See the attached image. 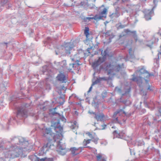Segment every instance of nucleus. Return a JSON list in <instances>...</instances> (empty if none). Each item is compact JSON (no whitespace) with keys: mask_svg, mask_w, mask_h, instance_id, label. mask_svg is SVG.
Segmentation results:
<instances>
[{"mask_svg":"<svg viewBox=\"0 0 161 161\" xmlns=\"http://www.w3.org/2000/svg\"><path fill=\"white\" fill-rule=\"evenodd\" d=\"M145 81H146V83H148L149 82V80H145Z\"/></svg>","mask_w":161,"mask_h":161,"instance_id":"38","label":"nucleus"},{"mask_svg":"<svg viewBox=\"0 0 161 161\" xmlns=\"http://www.w3.org/2000/svg\"><path fill=\"white\" fill-rule=\"evenodd\" d=\"M91 49V48H88L87 49V52L90 53V52H89L90 50Z\"/></svg>","mask_w":161,"mask_h":161,"instance_id":"34","label":"nucleus"},{"mask_svg":"<svg viewBox=\"0 0 161 161\" xmlns=\"http://www.w3.org/2000/svg\"><path fill=\"white\" fill-rule=\"evenodd\" d=\"M13 147H16V146H14Z\"/></svg>","mask_w":161,"mask_h":161,"instance_id":"43","label":"nucleus"},{"mask_svg":"<svg viewBox=\"0 0 161 161\" xmlns=\"http://www.w3.org/2000/svg\"><path fill=\"white\" fill-rule=\"evenodd\" d=\"M74 64H70V65L71 66H72V67H74Z\"/></svg>","mask_w":161,"mask_h":161,"instance_id":"35","label":"nucleus"},{"mask_svg":"<svg viewBox=\"0 0 161 161\" xmlns=\"http://www.w3.org/2000/svg\"><path fill=\"white\" fill-rule=\"evenodd\" d=\"M57 80L62 83H66L67 80L66 77L63 73H60L57 77Z\"/></svg>","mask_w":161,"mask_h":161,"instance_id":"9","label":"nucleus"},{"mask_svg":"<svg viewBox=\"0 0 161 161\" xmlns=\"http://www.w3.org/2000/svg\"><path fill=\"white\" fill-rule=\"evenodd\" d=\"M86 134L91 139L93 138V137L96 136L95 133L93 132H90L87 131L86 132Z\"/></svg>","mask_w":161,"mask_h":161,"instance_id":"18","label":"nucleus"},{"mask_svg":"<svg viewBox=\"0 0 161 161\" xmlns=\"http://www.w3.org/2000/svg\"><path fill=\"white\" fill-rule=\"evenodd\" d=\"M123 68V64L111 65L109 64L106 68V70L108 71V75H114L116 72L119 71Z\"/></svg>","mask_w":161,"mask_h":161,"instance_id":"2","label":"nucleus"},{"mask_svg":"<svg viewBox=\"0 0 161 161\" xmlns=\"http://www.w3.org/2000/svg\"><path fill=\"white\" fill-rule=\"evenodd\" d=\"M115 91L120 93L121 92V88H119V87H115Z\"/></svg>","mask_w":161,"mask_h":161,"instance_id":"26","label":"nucleus"},{"mask_svg":"<svg viewBox=\"0 0 161 161\" xmlns=\"http://www.w3.org/2000/svg\"><path fill=\"white\" fill-rule=\"evenodd\" d=\"M55 130L56 133L52 135L51 138H53L54 142H60L62 140L63 138L62 133L63 131V128L60 125L55 127Z\"/></svg>","mask_w":161,"mask_h":161,"instance_id":"3","label":"nucleus"},{"mask_svg":"<svg viewBox=\"0 0 161 161\" xmlns=\"http://www.w3.org/2000/svg\"><path fill=\"white\" fill-rule=\"evenodd\" d=\"M107 54L105 53V55L103 57H100L98 59L93 63L92 66L94 69H95L104 62L106 58Z\"/></svg>","mask_w":161,"mask_h":161,"instance_id":"4","label":"nucleus"},{"mask_svg":"<svg viewBox=\"0 0 161 161\" xmlns=\"http://www.w3.org/2000/svg\"><path fill=\"white\" fill-rule=\"evenodd\" d=\"M53 146V145L52 143V139H49L48 142L47 144L43 146L42 148L41 151H43V153H45Z\"/></svg>","mask_w":161,"mask_h":161,"instance_id":"6","label":"nucleus"},{"mask_svg":"<svg viewBox=\"0 0 161 161\" xmlns=\"http://www.w3.org/2000/svg\"><path fill=\"white\" fill-rule=\"evenodd\" d=\"M158 0H154L153 2L154 3H156L158 2Z\"/></svg>","mask_w":161,"mask_h":161,"instance_id":"33","label":"nucleus"},{"mask_svg":"<svg viewBox=\"0 0 161 161\" xmlns=\"http://www.w3.org/2000/svg\"><path fill=\"white\" fill-rule=\"evenodd\" d=\"M123 114L126 115V114L123 110L120 109L115 112L113 117L116 119L117 122L120 124H124L126 120V116H123Z\"/></svg>","mask_w":161,"mask_h":161,"instance_id":"1","label":"nucleus"},{"mask_svg":"<svg viewBox=\"0 0 161 161\" xmlns=\"http://www.w3.org/2000/svg\"><path fill=\"white\" fill-rule=\"evenodd\" d=\"M152 13V11H148L147 12H146L144 17L146 20H148L151 19Z\"/></svg>","mask_w":161,"mask_h":161,"instance_id":"14","label":"nucleus"},{"mask_svg":"<svg viewBox=\"0 0 161 161\" xmlns=\"http://www.w3.org/2000/svg\"><path fill=\"white\" fill-rule=\"evenodd\" d=\"M23 148H19L16 147L15 148V151L16 153H17L18 154H19L22 153L23 152Z\"/></svg>","mask_w":161,"mask_h":161,"instance_id":"19","label":"nucleus"},{"mask_svg":"<svg viewBox=\"0 0 161 161\" xmlns=\"http://www.w3.org/2000/svg\"><path fill=\"white\" fill-rule=\"evenodd\" d=\"M134 39L135 40L136 42L137 41V36H136L134 37Z\"/></svg>","mask_w":161,"mask_h":161,"instance_id":"31","label":"nucleus"},{"mask_svg":"<svg viewBox=\"0 0 161 161\" xmlns=\"http://www.w3.org/2000/svg\"><path fill=\"white\" fill-rule=\"evenodd\" d=\"M129 53L130 55L132 54V51L131 48H130L129 50Z\"/></svg>","mask_w":161,"mask_h":161,"instance_id":"28","label":"nucleus"},{"mask_svg":"<svg viewBox=\"0 0 161 161\" xmlns=\"http://www.w3.org/2000/svg\"><path fill=\"white\" fill-rule=\"evenodd\" d=\"M90 114L94 115V118L97 121H103L105 119V116L102 112H99L97 113L93 112H89Z\"/></svg>","mask_w":161,"mask_h":161,"instance_id":"5","label":"nucleus"},{"mask_svg":"<svg viewBox=\"0 0 161 161\" xmlns=\"http://www.w3.org/2000/svg\"><path fill=\"white\" fill-rule=\"evenodd\" d=\"M66 89L65 88V87H63L62 88V89Z\"/></svg>","mask_w":161,"mask_h":161,"instance_id":"39","label":"nucleus"},{"mask_svg":"<svg viewBox=\"0 0 161 161\" xmlns=\"http://www.w3.org/2000/svg\"><path fill=\"white\" fill-rule=\"evenodd\" d=\"M133 77L132 78V80L134 81L137 82V83L140 86V83H142V78L140 77H135L134 75H133Z\"/></svg>","mask_w":161,"mask_h":161,"instance_id":"11","label":"nucleus"},{"mask_svg":"<svg viewBox=\"0 0 161 161\" xmlns=\"http://www.w3.org/2000/svg\"><path fill=\"white\" fill-rule=\"evenodd\" d=\"M64 146H61L58 145L57 146L58 149L57 151L58 153L60 155H64L67 152V149L64 147Z\"/></svg>","mask_w":161,"mask_h":161,"instance_id":"8","label":"nucleus"},{"mask_svg":"<svg viewBox=\"0 0 161 161\" xmlns=\"http://www.w3.org/2000/svg\"><path fill=\"white\" fill-rule=\"evenodd\" d=\"M158 57H159V56L160 55H161V52H159L158 53Z\"/></svg>","mask_w":161,"mask_h":161,"instance_id":"36","label":"nucleus"},{"mask_svg":"<svg viewBox=\"0 0 161 161\" xmlns=\"http://www.w3.org/2000/svg\"><path fill=\"white\" fill-rule=\"evenodd\" d=\"M56 107L55 108H54V109H56Z\"/></svg>","mask_w":161,"mask_h":161,"instance_id":"41","label":"nucleus"},{"mask_svg":"<svg viewBox=\"0 0 161 161\" xmlns=\"http://www.w3.org/2000/svg\"><path fill=\"white\" fill-rule=\"evenodd\" d=\"M150 87H150V86H149V87H148V89H148V90H152V89H151L150 88Z\"/></svg>","mask_w":161,"mask_h":161,"instance_id":"37","label":"nucleus"},{"mask_svg":"<svg viewBox=\"0 0 161 161\" xmlns=\"http://www.w3.org/2000/svg\"><path fill=\"white\" fill-rule=\"evenodd\" d=\"M112 128H114V127L113 126V127H112Z\"/></svg>","mask_w":161,"mask_h":161,"instance_id":"42","label":"nucleus"},{"mask_svg":"<svg viewBox=\"0 0 161 161\" xmlns=\"http://www.w3.org/2000/svg\"><path fill=\"white\" fill-rule=\"evenodd\" d=\"M107 10L106 8H104L103 9V11L101 12V14L102 15H105V16H103V17L106 18V15L107 14Z\"/></svg>","mask_w":161,"mask_h":161,"instance_id":"21","label":"nucleus"},{"mask_svg":"<svg viewBox=\"0 0 161 161\" xmlns=\"http://www.w3.org/2000/svg\"><path fill=\"white\" fill-rule=\"evenodd\" d=\"M114 133H116L118 134V136L119 138H122L123 137L125 136V133L123 131H122L121 132H119L117 130H114Z\"/></svg>","mask_w":161,"mask_h":161,"instance_id":"16","label":"nucleus"},{"mask_svg":"<svg viewBox=\"0 0 161 161\" xmlns=\"http://www.w3.org/2000/svg\"><path fill=\"white\" fill-rule=\"evenodd\" d=\"M91 139H88L86 140L85 139L83 142V144L85 146H86L87 144L90 143Z\"/></svg>","mask_w":161,"mask_h":161,"instance_id":"24","label":"nucleus"},{"mask_svg":"<svg viewBox=\"0 0 161 161\" xmlns=\"http://www.w3.org/2000/svg\"><path fill=\"white\" fill-rule=\"evenodd\" d=\"M103 16H100L99 17L97 15H96L94 17H86L85 18V20L88 19L90 20L91 19H93L95 20H97V19H101L103 17Z\"/></svg>","mask_w":161,"mask_h":161,"instance_id":"15","label":"nucleus"},{"mask_svg":"<svg viewBox=\"0 0 161 161\" xmlns=\"http://www.w3.org/2000/svg\"><path fill=\"white\" fill-rule=\"evenodd\" d=\"M139 72L140 73L142 74H147V75L146 76V77H147V76H149V75L148 73L146 71H145L144 69H141L139 70Z\"/></svg>","mask_w":161,"mask_h":161,"instance_id":"20","label":"nucleus"},{"mask_svg":"<svg viewBox=\"0 0 161 161\" xmlns=\"http://www.w3.org/2000/svg\"><path fill=\"white\" fill-rule=\"evenodd\" d=\"M97 82H98V81L97 80H96L93 83V84L92 85V86L89 88V90L88 92H89L91 91L92 88V86L93 85H94L95 84L97 83Z\"/></svg>","mask_w":161,"mask_h":161,"instance_id":"25","label":"nucleus"},{"mask_svg":"<svg viewBox=\"0 0 161 161\" xmlns=\"http://www.w3.org/2000/svg\"><path fill=\"white\" fill-rule=\"evenodd\" d=\"M42 136L44 137H46L49 135L51 137L53 135V133L52 132L51 129L50 128H44L42 129Z\"/></svg>","mask_w":161,"mask_h":161,"instance_id":"7","label":"nucleus"},{"mask_svg":"<svg viewBox=\"0 0 161 161\" xmlns=\"http://www.w3.org/2000/svg\"><path fill=\"white\" fill-rule=\"evenodd\" d=\"M92 141L94 142L96 144L97 143V141L99 140L98 138L97 137L96 135L93 137V138H92Z\"/></svg>","mask_w":161,"mask_h":161,"instance_id":"23","label":"nucleus"},{"mask_svg":"<svg viewBox=\"0 0 161 161\" xmlns=\"http://www.w3.org/2000/svg\"><path fill=\"white\" fill-rule=\"evenodd\" d=\"M107 125H102V126L103 127V128L102 129V130H103L106 127Z\"/></svg>","mask_w":161,"mask_h":161,"instance_id":"29","label":"nucleus"},{"mask_svg":"<svg viewBox=\"0 0 161 161\" xmlns=\"http://www.w3.org/2000/svg\"><path fill=\"white\" fill-rule=\"evenodd\" d=\"M131 88L130 87H129L128 89H127L126 91H125V94H128L129 93L130 91Z\"/></svg>","mask_w":161,"mask_h":161,"instance_id":"27","label":"nucleus"},{"mask_svg":"<svg viewBox=\"0 0 161 161\" xmlns=\"http://www.w3.org/2000/svg\"><path fill=\"white\" fill-rule=\"evenodd\" d=\"M40 161H53V159L52 158H45L40 159Z\"/></svg>","mask_w":161,"mask_h":161,"instance_id":"22","label":"nucleus"},{"mask_svg":"<svg viewBox=\"0 0 161 161\" xmlns=\"http://www.w3.org/2000/svg\"><path fill=\"white\" fill-rule=\"evenodd\" d=\"M96 157L98 161H106V158L101 153L97 154Z\"/></svg>","mask_w":161,"mask_h":161,"instance_id":"13","label":"nucleus"},{"mask_svg":"<svg viewBox=\"0 0 161 161\" xmlns=\"http://www.w3.org/2000/svg\"><path fill=\"white\" fill-rule=\"evenodd\" d=\"M148 46H149V47H151V45H148Z\"/></svg>","mask_w":161,"mask_h":161,"instance_id":"40","label":"nucleus"},{"mask_svg":"<svg viewBox=\"0 0 161 161\" xmlns=\"http://www.w3.org/2000/svg\"><path fill=\"white\" fill-rule=\"evenodd\" d=\"M64 102V98L62 99V102L61 103H59L60 105L63 104Z\"/></svg>","mask_w":161,"mask_h":161,"instance_id":"30","label":"nucleus"},{"mask_svg":"<svg viewBox=\"0 0 161 161\" xmlns=\"http://www.w3.org/2000/svg\"><path fill=\"white\" fill-rule=\"evenodd\" d=\"M70 150L71 152V153L73 155H77L80 152V151L79 150V149L75 147L71 148Z\"/></svg>","mask_w":161,"mask_h":161,"instance_id":"12","label":"nucleus"},{"mask_svg":"<svg viewBox=\"0 0 161 161\" xmlns=\"http://www.w3.org/2000/svg\"><path fill=\"white\" fill-rule=\"evenodd\" d=\"M149 42V44H151L152 45H153L154 43V42L152 41H150Z\"/></svg>","mask_w":161,"mask_h":161,"instance_id":"32","label":"nucleus"},{"mask_svg":"<svg viewBox=\"0 0 161 161\" xmlns=\"http://www.w3.org/2000/svg\"><path fill=\"white\" fill-rule=\"evenodd\" d=\"M27 114V112L25 110L21 109L20 110H18L17 115V116L20 115L23 117H26Z\"/></svg>","mask_w":161,"mask_h":161,"instance_id":"10","label":"nucleus"},{"mask_svg":"<svg viewBox=\"0 0 161 161\" xmlns=\"http://www.w3.org/2000/svg\"><path fill=\"white\" fill-rule=\"evenodd\" d=\"M89 28L88 27H86L84 31V34L86 36V40L87 41L89 39V37L90 36V34L89 33Z\"/></svg>","mask_w":161,"mask_h":161,"instance_id":"17","label":"nucleus"}]
</instances>
